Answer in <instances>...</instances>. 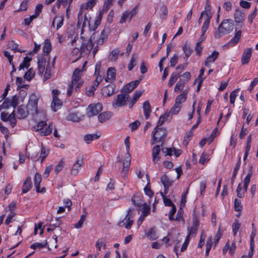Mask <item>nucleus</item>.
<instances>
[{
	"mask_svg": "<svg viewBox=\"0 0 258 258\" xmlns=\"http://www.w3.org/2000/svg\"><path fill=\"white\" fill-rule=\"evenodd\" d=\"M97 1L93 0H88L86 3L82 4L80 8V10L78 15V27H82L83 29L86 26V23L90 26L89 16H87L85 13L86 10H91L96 5Z\"/></svg>",
	"mask_w": 258,
	"mask_h": 258,
	"instance_id": "1",
	"label": "nucleus"
},
{
	"mask_svg": "<svg viewBox=\"0 0 258 258\" xmlns=\"http://www.w3.org/2000/svg\"><path fill=\"white\" fill-rule=\"evenodd\" d=\"M87 64V61H85L83 64L82 69L77 68L75 70L72 77V81L68 85L67 94L71 96L72 94L74 86H75V90L77 91L82 87L84 82L81 80L82 73L85 71V68Z\"/></svg>",
	"mask_w": 258,
	"mask_h": 258,
	"instance_id": "2",
	"label": "nucleus"
},
{
	"mask_svg": "<svg viewBox=\"0 0 258 258\" xmlns=\"http://www.w3.org/2000/svg\"><path fill=\"white\" fill-rule=\"evenodd\" d=\"M233 20H223L219 26L217 31L214 34L215 38L218 39L222 36L229 33L233 29Z\"/></svg>",
	"mask_w": 258,
	"mask_h": 258,
	"instance_id": "3",
	"label": "nucleus"
},
{
	"mask_svg": "<svg viewBox=\"0 0 258 258\" xmlns=\"http://www.w3.org/2000/svg\"><path fill=\"white\" fill-rule=\"evenodd\" d=\"M38 98L36 95L35 94H32L30 95L27 105V109L32 115H34L39 113L42 117V118H45L46 117L45 112L41 111L39 112L38 111Z\"/></svg>",
	"mask_w": 258,
	"mask_h": 258,
	"instance_id": "4",
	"label": "nucleus"
},
{
	"mask_svg": "<svg viewBox=\"0 0 258 258\" xmlns=\"http://www.w3.org/2000/svg\"><path fill=\"white\" fill-rule=\"evenodd\" d=\"M96 35L97 33H94L88 40L84 39L82 36L81 37L83 39L81 46V53H84L85 54L90 53L93 48L94 43L96 42Z\"/></svg>",
	"mask_w": 258,
	"mask_h": 258,
	"instance_id": "5",
	"label": "nucleus"
},
{
	"mask_svg": "<svg viewBox=\"0 0 258 258\" xmlns=\"http://www.w3.org/2000/svg\"><path fill=\"white\" fill-rule=\"evenodd\" d=\"M130 101V95L121 91V93L117 95L116 98L113 100L112 106L114 108L124 106L126 105L127 102Z\"/></svg>",
	"mask_w": 258,
	"mask_h": 258,
	"instance_id": "6",
	"label": "nucleus"
},
{
	"mask_svg": "<svg viewBox=\"0 0 258 258\" xmlns=\"http://www.w3.org/2000/svg\"><path fill=\"white\" fill-rule=\"evenodd\" d=\"M166 131L163 128H159L156 126L152 133V144L158 143H162L166 137Z\"/></svg>",
	"mask_w": 258,
	"mask_h": 258,
	"instance_id": "7",
	"label": "nucleus"
},
{
	"mask_svg": "<svg viewBox=\"0 0 258 258\" xmlns=\"http://www.w3.org/2000/svg\"><path fill=\"white\" fill-rule=\"evenodd\" d=\"M132 209H129L127 210V214L126 215L124 219L118 223V225L119 227L124 226L125 228L127 229H131L134 223L133 216L132 215Z\"/></svg>",
	"mask_w": 258,
	"mask_h": 258,
	"instance_id": "8",
	"label": "nucleus"
},
{
	"mask_svg": "<svg viewBox=\"0 0 258 258\" xmlns=\"http://www.w3.org/2000/svg\"><path fill=\"white\" fill-rule=\"evenodd\" d=\"M102 110L101 103L91 104L88 107L87 114L89 116H92L98 114Z\"/></svg>",
	"mask_w": 258,
	"mask_h": 258,
	"instance_id": "9",
	"label": "nucleus"
},
{
	"mask_svg": "<svg viewBox=\"0 0 258 258\" xmlns=\"http://www.w3.org/2000/svg\"><path fill=\"white\" fill-rule=\"evenodd\" d=\"M137 13V6L134 8L131 11H126L124 12L121 17L120 20V23L123 24L126 22L127 19L131 21L132 18L135 16Z\"/></svg>",
	"mask_w": 258,
	"mask_h": 258,
	"instance_id": "10",
	"label": "nucleus"
},
{
	"mask_svg": "<svg viewBox=\"0 0 258 258\" xmlns=\"http://www.w3.org/2000/svg\"><path fill=\"white\" fill-rule=\"evenodd\" d=\"M84 164V158L82 157H78L72 167L71 174L73 175H77L81 168L83 166Z\"/></svg>",
	"mask_w": 258,
	"mask_h": 258,
	"instance_id": "11",
	"label": "nucleus"
},
{
	"mask_svg": "<svg viewBox=\"0 0 258 258\" xmlns=\"http://www.w3.org/2000/svg\"><path fill=\"white\" fill-rule=\"evenodd\" d=\"M252 48H247L244 50L241 56L242 64H246L249 62L252 55Z\"/></svg>",
	"mask_w": 258,
	"mask_h": 258,
	"instance_id": "12",
	"label": "nucleus"
},
{
	"mask_svg": "<svg viewBox=\"0 0 258 258\" xmlns=\"http://www.w3.org/2000/svg\"><path fill=\"white\" fill-rule=\"evenodd\" d=\"M199 226V221L197 218H194L192 221V226L188 229V237H195Z\"/></svg>",
	"mask_w": 258,
	"mask_h": 258,
	"instance_id": "13",
	"label": "nucleus"
},
{
	"mask_svg": "<svg viewBox=\"0 0 258 258\" xmlns=\"http://www.w3.org/2000/svg\"><path fill=\"white\" fill-rule=\"evenodd\" d=\"M140 80H136L130 82L124 86L121 91L125 93H129L131 92L135 88H136L139 84Z\"/></svg>",
	"mask_w": 258,
	"mask_h": 258,
	"instance_id": "14",
	"label": "nucleus"
},
{
	"mask_svg": "<svg viewBox=\"0 0 258 258\" xmlns=\"http://www.w3.org/2000/svg\"><path fill=\"white\" fill-rule=\"evenodd\" d=\"M219 53L217 50L213 51L212 53L208 56L204 61V65L207 67H210V64L214 62L218 58Z\"/></svg>",
	"mask_w": 258,
	"mask_h": 258,
	"instance_id": "15",
	"label": "nucleus"
},
{
	"mask_svg": "<svg viewBox=\"0 0 258 258\" xmlns=\"http://www.w3.org/2000/svg\"><path fill=\"white\" fill-rule=\"evenodd\" d=\"M242 32L241 30H237V28H235V34L227 43V45L233 46L237 44L241 38Z\"/></svg>",
	"mask_w": 258,
	"mask_h": 258,
	"instance_id": "16",
	"label": "nucleus"
},
{
	"mask_svg": "<svg viewBox=\"0 0 258 258\" xmlns=\"http://www.w3.org/2000/svg\"><path fill=\"white\" fill-rule=\"evenodd\" d=\"M83 116L78 111L72 112L69 113L67 119L73 122H79L82 119Z\"/></svg>",
	"mask_w": 258,
	"mask_h": 258,
	"instance_id": "17",
	"label": "nucleus"
},
{
	"mask_svg": "<svg viewBox=\"0 0 258 258\" xmlns=\"http://www.w3.org/2000/svg\"><path fill=\"white\" fill-rule=\"evenodd\" d=\"M98 37L96 38V43H97V45H101L102 44L104 41L107 39V31L105 30V29H103L100 36H99V35L97 33V35H96V37Z\"/></svg>",
	"mask_w": 258,
	"mask_h": 258,
	"instance_id": "18",
	"label": "nucleus"
},
{
	"mask_svg": "<svg viewBox=\"0 0 258 258\" xmlns=\"http://www.w3.org/2000/svg\"><path fill=\"white\" fill-rule=\"evenodd\" d=\"M38 71L40 75H42L45 69L46 60L42 57H39L38 59Z\"/></svg>",
	"mask_w": 258,
	"mask_h": 258,
	"instance_id": "19",
	"label": "nucleus"
},
{
	"mask_svg": "<svg viewBox=\"0 0 258 258\" xmlns=\"http://www.w3.org/2000/svg\"><path fill=\"white\" fill-rule=\"evenodd\" d=\"M160 181L164 186V190L165 191L168 190V188L171 186L173 183V181L169 180V178L166 175H163L161 177Z\"/></svg>",
	"mask_w": 258,
	"mask_h": 258,
	"instance_id": "20",
	"label": "nucleus"
},
{
	"mask_svg": "<svg viewBox=\"0 0 258 258\" xmlns=\"http://www.w3.org/2000/svg\"><path fill=\"white\" fill-rule=\"evenodd\" d=\"M62 106V102L57 98V97H53L51 107L54 112L56 111Z\"/></svg>",
	"mask_w": 258,
	"mask_h": 258,
	"instance_id": "21",
	"label": "nucleus"
},
{
	"mask_svg": "<svg viewBox=\"0 0 258 258\" xmlns=\"http://www.w3.org/2000/svg\"><path fill=\"white\" fill-rule=\"evenodd\" d=\"M115 78V70L113 68H109L107 72V77L105 78V81L109 83H112Z\"/></svg>",
	"mask_w": 258,
	"mask_h": 258,
	"instance_id": "22",
	"label": "nucleus"
},
{
	"mask_svg": "<svg viewBox=\"0 0 258 258\" xmlns=\"http://www.w3.org/2000/svg\"><path fill=\"white\" fill-rule=\"evenodd\" d=\"M114 92V88L112 85H107L102 89V93L105 97H109L112 95Z\"/></svg>",
	"mask_w": 258,
	"mask_h": 258,
	"instance_id": "23",
	"label": "nucleus"
},
{
	"mask_svg": "<svg viewBox=\"0 0 258 258\" xmlns=\"http://www.w3.org/2000/svg\"><path fill=\"white\" fill-rule=\"evenodd\" d=\"M160 151V148L159 145H157L154 147L152 149L153 161L155 163H157L160 159V157L159 156Z\"/></svg>",
	"mask_w": 258,
	"mask_h": 258,
	"instance_id": "24",
	"label": "nucleus"
},
{
	"mask_svg": "<svg viewBox=\"0 0 258 258\" xmlns=\"http://www.w3.org/2000/svg\"><path fill=\"white\" fill-rule=\"evenodd\" d=\"M111 116L112 113L110 112L106 111L99 114L98 119L100 122L103 123L109 119Z\"/></svg>",
	"mask_w": 258,
	"mask_h": 258,
	"instance_id": "25",
	"label": "nucleus"
},
{
	"mask_svg": "<svg viewBox=\"0 0 258 258\" xmlns=\"http://www.w3.org/2000/svg\"><path fill=\"white\" fill-rule=\"evenodd\" d=\"M31 179L30 177H28L23 183L22 191L23 193H26L30 190L31 188Z\"/></svg>",
	"mask_w": 258,
	"mask_h": 258,
	"instance_id": "26",
	"label": "nucleus"
},
{
	"mask_svg": "<svg viewBox=\"0 0 258 258\" xmlns=\"http://www.w3.org/2000/svg\"><path fill=\"white\" fill-rule=\"evenodd\" d=\"M234 19L236 23H240L242 22L245 19L244 13L240 10H237L234 13Z\"/></svg>",
	"mask_w": 258,
	"mask_h": 258,
	"instance_id": "27",
	"label": "nucleus"
},
{
	"mask_svg": "<svg viewBox=\"0 0 258 258\" xmlns=\"http://www.w3.org/2000/svg\"><path fill=\"white\" fill-rule=\"evenodd\" d=\"M17 112L19 115V118H24L26 117L28 113H29L27 109L26 110L25 106L22 105L19 106L18 107Z\"/></svg>",
	"mask_w": 258,
	"mask_h": 258,
	"instance_id": "28",
	"label": "nucleus"
},
{
	"mask_svg": "<svg viewBox=\"0 0 258 258\" xmlns=\"http://www.w3.org/2000/svg\"><path fill=\"white\" fill-rule=\"evenodd\" d=\"M143 108L145 118L147 119L151 112V106L148 101H146L144 103Z\"/></svg>",
	"mask_w": 258,
	"mask_h": 258,
	"instance_id": "29",
	"label": "nucleus"
},
{
	"mask_svg": "<svg viewBox=\"0 0 258 258\" xmlns=\"http://www.w3.org/2000/svg\"><path fill=\"white\" fill-rule=\"evenodd\" d=\"M102 18V12H101L99 13V14L98 15V16L97 17L96 19L94 22V24L93 26H91L90 23V26H89L87 23H86V25H88L90 30H94L100 24Z\"/></svg>",
	"mask_w": 258,
	"mask_h": 258,
	"instance_id": "30",
	"label": "nucleus"
},
{
	"mask_svg": "<svg viewBox=\"0 0 258 258\" xmlns=\"http://www.w3.org/2000/svg\"><path fill=\"white\" fill-rule=\"evenodd\" d=\"M63 18L62 16H56L52 23V26L54 27V25L56 24V29H59L63 25Z\"/></svg>",
	"mask_w": 258,
	"mask_h": 258,
	"instance_id": "31",
	"label": "nucleus"
},
{
	"mask_svg": "<svg viewBox=\"0 0 258 258\" xmlns=\"http://www.w3.org/2000/svg\"><path fill=\"white\" fill-rule=\"evenodd\" d=\"M55 59V57H54L53 59V61L52 62L51 67H50L49 64H48L47 66V67H46L45 72L44 74V78H43L44 81H45L50 78V76H51L50 71L51 70V68H53L54 66Z\"/></svg>",
	"mask_w": 258,
	"mask_h": 258,
	"instance_id": "32",
	"label": "nucleus"
},
{
	"mask_svg": "<svg viewBox=\"0 0 258 258\" xmlns=\"http://www.w3.org/2000/svg\"><path fill=\"white\" fill-rule=\"evenodd\" d=\"M143 92L140 91H136L133 95L132 99L130 101V108H132L134 104L137 101L138 99L141 97Z\"/></svg>",
	"mask_w": 258,
	"mask_h": 258,
	"instance_id": "33",
	"label": "nucleus"
},
{
	"mask_svg": "<svg viewBox=\"0 0 258 258\" xmlns=\"http://www.w3.org/2000/svg\"><path fill=\"white\" fill-rule=\"evenodd\" d=\"M252 170L249 169L247 175L245 176V177L244 179L243 188L245 189V191L247 190L248 186L250 181V179L252 176Z\"/></svg>",
	"mask_w": 258,
	"mask_h": 258,
	"instance_id": "34",
	"label": "nucleus"
},
{
	"mask_svg": "<svg viewBox=\"0 0 258 258\" xmlns=\"http://www.w3.org/2000/svg\"><path fill=\"white\" fill-rule=\"evenodd\" d=\"M138 59V56L135 54H133L132 58L128 64V70L131 71L135 67L137 64V61Z\"/></svg>",
	"mask_w": 258,
	"mask_h": 258,
	"instance_id": "35",
	"label": "nucleus"
},
{
	"mask_svg": "<svg viewBox=\"0 0 258 258\" xmlns=\"http://www.w3.org/2000/svg\"><path fill=\"white\" fill-rule=\"evenodd\" d=\"M187 93L184 91L182 94L178 95L175 99V104L181 106V104L184 102L186 98Z\"/></svg>",
	"mask_w": 258,
	"mask_h": 258,
	"instance_id": "36",
	"label": "nucleus"
},
{
	"mask_svg": "<svg viewBox=\"0 0 258 258\" xmlns=\"http://www.w3.org/2000/svg\"><path fill=\"white\" fill-rule=\"evenodd\" d=\"M31 60V58L29 57L26 56L24 58L23 61L20 64L19 70L21 71L22 70H24L25 69H27L30 66V61Z\"/></svg>",
	"mask_w": 258,
	"mask_h": 258,
	"instance_id": "37",
	"label": "nucleus"
},
{
	"mask_svg": "<svg viewBox=\"0 0 258 258\" xmlns=\"http://www.w3.org/2000/svg\"><path fill=\"white\" fill-rule=\"evenodd\" d=\"M100 137V135L95 134H88L84 136V140L87 144H89L90 142L98 139Z\"/></svg>",
	"mask_w": 258,
	"mask_h": 258,
	"instance_id": "38",
	"label": "nucleus"
},
{
	"mask_svg": "<svg viewBox=\"0 0 258 258\" xmlns=\"http://www.w3.org/2000/svg\"><path fill=\"white\" fill-rule=\"evenodd\" d=\"M41 176L40 174L38 173H36L34 176V185L36 187V191L39 192V186L40 183L41 181Z\"/></svg>",
	"mask_w": 258,
	"mask_h": 258,
	"instance_id": "39",
	"label": "nucleus"
},
{
	"mask_svg": "<svg viewBox=\"0 0 258 258\" xmlns=\"http://www.w3.org/2000/svg\"><path fill=\"white\" fill-rule=\"evenodd\" d=\"M119 53L120 50L118 48L113 49L109 54V59L112 62L116 61Z\"/></svg>",
	"mask_w": 258,
	"mask_h": 258,
	"instance_id": "40",
	"label": "nucleus"
},
{
	"mask_svg": "<svg viewBox=\"0 0 258 258\" xmlns=\"http://www.w3.org/2000/svg\"><path fill=\"white\" fill-rule=\"evenodd\" d=\"M202 13H204V14L206 16V18H212V13L211 12V7L209 3L207 1L205 7V11Z\"/></svg>",
	"mask_w": 258,
	"mask_h": 258,
	"instance_id": "41",
	"label": "nucleus"
},
{
	"mask_svg": "<svg viewBox=\"0 0 258 258\" xmlns=\"http://www.w3.org/2000/svg\"><path fill=\"white\" fill-rule=\"evenodd\" d=\"M43 50L44 53L49 54L51 50V44L49 39H46L43 46Z\"/></svg>",
	"mask_w": 258,
	"mask_h": 258,
	"instance_id": "42",
	"label": "nucleus"
},
{
	"mask_svg": "<svg viewBox=\"0 0 258 258\" xmlns=\"http://www.w3.org/2000/svg\"><path fill=\"white\" fill-rule=\"evenodd\" d=\"M47 240H45L44 242H35L30 245V248L33 249H35L37 248H41L42 247H45L47 246Z\"/></svg>",
	"mask_w": 258,
	"mask_h": 258,
	"instance_id": "43",
	"label": "nucleus"
},
{
	"mask_svg": "<svg viewBox=\"0 0 258 258\" xmlns=\"http://www.w3.org/2000/svg\"><path fill=\"white\" fill-rule=\"evenodd\" d=\"M160 18L161 19L165 20L168 15V9L167 6L163 5L162 6L160 10Z\"/></svg>",
	"mask_w": 258,
	"mask_h": 258,
	"instance_id": "44",
	"label": "nucleus"
},
{
	"mask_svg": "<svg viewBox=\"0 0 258 258\" xmlns=\"http://www.w3.org/2000/svg\"><path fill=\"white\" fill-rule=\"evenodd\" d=\"M35 71L32 68L29 69L25 74L24 78L27 81H30L35 76Z\"/></svg>",
	"mask_w": 258,
	"mask_h": 258,
	"instance_id": "45",
	"label": "nucleus"
},
{
	"mask_svg": "<svg viewBox=\"0 0 258 258\" xmlns=\"http://www.w3.org/2000/svg\"><path fill=\"white\" fill-rule=\"evenodd\" d=\"M53 126L52 123H50L48 125L47 127L44 130H43L41 132H40L39 134L41 136H48L50 135L52 131Z\"/></svg>",
	"mask_w": 258,
	"mask_h": 258,
	"instance_id": "46",
	"label": "nucleus"
},
{
	"mask_svg": "<svg viewBox=\"0 0 258 258\" xmlns=\"http://www.w3.org/2000/svg\"><path fill=\"white\" fill-rule=\"evenodd\" d=\"M239 89H236L230 93V103L231 104H233V106H234V102L236 99V98L237 96V92L239 91Z\"/></svg>",
	"mask_w": 258,
	"mask_h": 258,
	"instance_id": "47",
	"label": "nucleus"
},
{
	"mask_svg": "<svg viewBox=\"0 0 258 258\" xmlns=\"http://www.w3.org/2000/svg\"><path fill=\"white\" fill-rule=\"evenodd\" d=\"M183 51L185 54V56L183 57L184 60H186L187 58L191 55L192 50L189 46L185 44L182 48Z\"/></svg>",
	"mask_w": 258,
	"mask_h": 258,
	"instance_id": "48",
	"label": "nucleus"
},
{
	"mask_svg": "<svg viewBox=\"0 0 258 258\" xmlns=\"http://www.w3.org/2000/svg\"><path fill=\"white\" fill-rule=\"evenodd\" d=\"M8 121H10V124L12 127H14L16 125L17 120L14 110L9 115Z\"/></svg>",
	"mask_w": 258,
	"mask_h": 258,
	"instance_id": "49",
	"label": "nucleus"
},
{
	"mask_svg": "<svg viewBox=\"0 0 258 258\" xmlns=\"http://www.w3.org/2000/svg\"><path fill=\"white\" fill-rule=\"evenodd\" d=\"M212 244V238L211 236L208 237L207 243H206V252L205 254L206 256L209 255V252L211 249Z\"/></svg>",
	"mask_w": 258,
	"mask_h": 258,
	"instance_id": "50",
	"label": "nucleus"
},
{
	"mask_svg": "<svg viewBox=\"0 0 258 258\" xmlns=\"http://www.w3.org/2000/svg\"><path fill=\"white\" fill-rule=\"evenodd\" d=\"M65 162L63 159H61L58 164L56 165L54 169V171L56 174L59 173L64 167Z\"/></svg>",
	"mask_w": 258,
	"mask_h": 258,
	"instance_id": "51",
	"label": "nucleus"
},
{
	"mask_svg": "<svg viewBox=\"0 0 258 258\" xmlns=\"http://www.w3.org/2000/svg\"><path fill=\"white\" fill-rule=\"evenodd\" d=\"M61 224V221L59 218H56L54 220H52L49 224L50 227H53L54 229H55Z\"/></svg>",
	"mask_w": 258,
	"mask_h": 258,
	"instance_id": "52",
	"label": "nucleus"
},
{
	"mask_svg": "<svg viewBox=\"0 0 258 258\" xmlns=\"http://www.w3.org/2000/svg\"><path fill=\"white\" fill-rule=\"evenodd\" d=\"M246 192L247 191H245L244 188L243 190H242L241 183H239L236 189L237 196L239 198H242L244 197V195Z\"/></svg>",
	"mask_w": 258,
	"mask_h": 258,
	"instance_id": "53",
	"label": "nucleus"
},
{
	"mask_svg": "<svg viewBox=\"0 0 258 258\" xmlns=\"http://www.w3.org/2000/svg\"><path fill=\"white\" fill-rule=\"evenodd\" d=\"M47 124L45 121H40L38 122L37 124L34 127V129L36 131H40L43 130L44 126H46Z\"/></svg>",
	"mask_w": 258,
	"mask_h": 258,
	"instance_id": "54",
	"label": "nucleus"
},
{
	"mask_svg": "<svg viewBox=\"0 0 258 258\" xmlns=\"http://www.w3.org/2000/svg\"><path fill=\"white\" fill-rule=\"evenodd\" d=\"M48 154L49 150L42 146L41 148V154L39 157L40 158H41V163H42L43 161V160L47 157Z\"/></svg>",
	"mask_w": 258,
	"mask_h": 258,
	"instance_id": "55",
	"label": "nucleus"
},
{
	"mask_svg": "<svg viewBox=\"0 0 258 258\" xmlns=\"http://www.w3.org/2000/svg\"><path fill=\"white\" fill-rule=\"evenodd\" d=\"M211 19V18H206V20L204 22L202 28V33L205 34L206 31L208 30L209 26Z\"/></svg>",
	"mask_w": 258,
	"mask_h": 258,
	"instance_id": "56",
	"label": "nucleus"
},
{
	"mask_svg": "<svg viewBox=\"0 0 258 258\" xmlns=\"http://www.w3.org/2000/svg\"><path fill=\"white\" fill-rule=\"evenodd\" d=\"M171 208L169 212V219L170 220L174 221V220H179V218L176 217V219H174L173 215L175 214L176 209L175 206L174 205L171 207Z\"/></svg>",
	"mask_w": 258,
	"mask_h": 258,
	"instance_id": "57",
	"label": "nucleus"
},
{
	"mask_svg": "<svg viewBox=\"0 0 258 258\" xmlns=\"http://www.w3.org/2000/svg\"><path fill=\"white\" fill-rule=\"evenodd\" d=\"M178 78V74L176 73H172L170 78L168 85L171 87L173 84L177 81Z\"/></svg>",
	"mask_w": 258,
	"mask_h": 258,
	"instance_id": "58",
	"label": "nucleus"
},
{
	"mask_svg": "<svg viewBox=\"0 0 258 258\" xmlns=\"http://www.w3.org/2000/svg\"><path fill=\"white\" fill-rule=\"evenodd\" d=\"M240 227V224L238 222V220H235L232 225V230L233 235L235 236L239 230Z\"/></svg>",
	"mask_w": 258,
	"mask_h": 258,
	"instance_id": "59",
	"label": "nucleus"
},
{
	"mask_svg": "<svg viewBox=\"0 0 258 258\" xmlns=\"http://www.w3.org/2000/svg\"><path fill=\"white\" fill-rule=\"evenodd\" d=\"M0 131L4 135L5 139L7 140L10 134L9 131L6 127H5L3 125H2L1 123Z\"/></svg>",
	"mask_w": 258,
	"mask_h": 258,
	"instance_id": "60",
	"label": "nucleus"
},
{
	"mask_svg": "<svg viewBox=\"0 0 258 258\" xmlns=\"http://www.w3.org/2000/svg\"><path fill=\"white\" fill-rule=\"evenodd\" d=\"M209 160V156L205 153H203L200 157L199 162L202 164H204L205 163L208 162Z\"/></svg>",
	"mask_w": 258,
	"mask_h": 258,
	"instance_id": "61",
	"label": "nucleus"
},
{
	"mask_svg": "<svg viewBox=\"0 0 258 258\" xmlns=\"http://www.w3.org/2000/svg\"><path fill=\"white\" fill-rule=\"evenodd\" d=\"M86 215H82L81 216L80 219L79 221L75 224V227L77 229H79L82 227V225L83 224V223L86 219Z\"/></svg>",
	"mask_w": 258,
	"mask_h": 258,
	"instance_id": "62",
	"label": "nucleus"
},
{
	"mask_svg": "<svg viewBox=\"0 0 258 258\" xmlns=\"http://www.w3.org/2000/svg\"><path fill=\"white\" fill-rule=\"evenodd\" d=\"M184 82H178L174 87V91L176 92H179L182 90L185 85Z\"/></svg>",
	"mask_w": 258,
	"mask_h": 258,
	"instance_id": "63",
	"label": "nucleus"
},
{
	"mask_svg": "<svg viewBox=\"0 0 258 258\" xmlns=\"http://www.w3.org/2000/svg\"><path fill=\"white\" fill-rule=\"evenodd\" d=\"M181 109V106L175 103L174 105L171 108L170 113L172 114H176L179 112Z\"/></svg>",
	"mask_w": 258,
	"mask_h": 258,
	"instance_id": "64",
	"label": "nucleus"
}]
</instances>
